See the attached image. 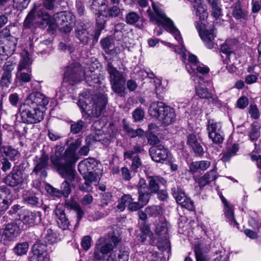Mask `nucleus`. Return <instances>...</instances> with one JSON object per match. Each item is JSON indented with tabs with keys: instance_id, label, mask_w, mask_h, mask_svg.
Masks as SVG:
<instances>
[{
	"instance_id": "4c0bfd02",
	"label": "nucleus",
	"mask_w": 261,
	"mask_h": 261,
	"mask_svg": "<svg viewBox=\"0 0 261 261\" xmlns=\"http://www.w3.org/2000/svg\"><path fill=\"white\" fill-rule=\"evenodd\" d=\"M154 84L155 93L158 96L165 92L168 85L167 80L156 78L154 80Z\"/></svg>"
},
{
	"instance_id": "c03bdc74",
	"label": "nucleus",
	"mask_w": 261,
	"mask_h": 261,
	"mask_svg": "<svg viewBox=\"0 0 261 261\" xmlns=\"http://www.w3.org/2000/svg\"><path fill=\"white\" fill-rule=\"evenodd\" d=\"M234 46L233 40H227L224 44L221 46V50L223 53L229 56L233 53Z\"/></svg>"
},
{
	"instance_id": "bf43d9fd",
	"label": "nucleus",
	"mask_w": 261,
	"mask_h": 261,
	"mask_svg": "<svg viewBox=\"0 0 261 261\" xmlns=\"http://www.w3.org/2000/svg\"><path fill=\"white\" fill-rule=\"evenodd\" d=\"M25 210V208H23L22 207H21L19 205L16 204L14 205L11 207V210L9 211V213L11 215L17 214L18 216H19L20 219Z\"/></svg>"
},
{
	"instance_id": "423d86ee",
	"label": "nucleus",
	"mask_w": 261,
	"mask_h": 261,
	"mask_svg": "<svg viewBox=\"0 0 261 261\" xmlns=\"http://www.w3.org/2000/svg\"><path fill=\"white\" fill-rule=\"evenodd\" d=\"M74 20V18L72 17V15L70 13L66 12H60L54 15L53 20L48 25L53 29L60 27L62 31L67 33L72 30Z\"/></svg>"
},
{
	"instance_id": "a878e982",
	"label": "nucleus",
	"mask_w": 261,
	"mask_h": 261,
	"mask_svg": "<svg viewBox=\"0 0 261 261\" xmlns=\"http://www.w3.org/2000/svg\"><path fill=\"white\" fill-rule=\"evenodd\" d=\"M158 119L165 125H169L174 121L175 114L174 109L165 105L161 114Z\"/></svg>"
},
{
	"instance_id": "338daca9",
	"label": "nucleus",
	"mask_w": 261,
	"mask_h": 261,
	"mask_svg": "<svg viewBox=\"0 0 261 261\" xmlns=\"http://www.w3.org/2000/svg\"><path fill=\"white\" fill-rule=\"evenodd\" d=\"M258 76V73H256L255 74H248L245 76V82L248 85L254 84L256 82Z\"/></svg>"
},
{
	"instance_id": "c756f323",
	"label": "nucleus",
	"mask_w": 261,
	"mask_h": 261,
	"mask_svg": "<svg viewBox=\"0 0 261 261\" xmlns=\"http://www.w3.org/2000/svg\"><path fill=\"white\" fill-rule=\"evenodd\" d=\"M96 163L95 160L91 158L81 161L78 165L79 171L83 175L87 174L89 172H92L96 166Z\"/></svg>"
},
{
	"instance_id": "cd10ccee",
	"label": "nucleus",
	"mask_w": 261,
	"mask_h": 261,
	"mask_svg": "<svg viewBox=\"0 0 261 261\" xmlns=\"http://www.w3.org/2000/svg\"><path fill=\"white\" fill-rule=\"evenodd\" d=\"M166 180L160 176H151L148 177V191L151 193H158L160 185H165Z\"/></svg>"
},
{
	"instance_id": "7c9ffc66",
	"label": "nucleus",
	"mask_w": 261,
	"mask_h": 261,
	"mask_svg": "<svg viewBox=\"0 0 261 261\" xmlns=\"http://www.w3.org/2000/svg\"><path fill=\"white\" fill-rule=\"evenodd\" d=\"M92 31V28H86L83 26L77 28L75 31L76 37L83 44H86L88 43L90 34Z\"/></svg>"
},
{
	"instance_id": "4468645a",
	"label": "nucleus",
	"mask_w": 261,
	"mask_h": 261,
	"mask_svg": "<svg viewBox=\"0 0 261 261\" xmlns=\"http://www.w3.org/2000/svg\"><path fill=\"white\" fill-rule=\"evenodd\" d=\"M151 159L156 162H171L172 156L169 151L161 145L153 146L149 149Z\"/></svg>"
},
{
	"instance_id": "49530a36",
	"label": "nucleus",
	"mask_w": 261,
	"mask_h": 261,
	"mask_svg": "<svg viewBox=\"0 0 261 261\" xmlns=\"http://www.w3.org/2000/svg\"><path fill=\"white\" fill-rule=\"evenodd\" d=\"M172 192L173 197L178 204L180 203V202L186 199L187 196L185 195V193L178 188H173Z\"/></svg>"
},
{
	"instance_id": "ddd939ff",
	"label": "nucleus",
	"mask_w": 261,
	"mask_h": 261,
	"mask_svg": "<svg viewBox=\"0 0 261 261\" xmlns=\"http://www.w3.org/2000/svg\"><path fill=\"white\" fill-rule=\"evenodd\" d=\"M20 221L23 223L22 229L33 226L41 222V213L39 212H31L25 209L18 221Z\"/></svg>"
},
{
	"instance_id": "2f4dec72",
	"label": "nucleus",
	"mask_w": 261,
	"mask_h": 261,
	"mask_svg": "<svg viewBox=\"0 0 261 261\" xmlns=\"http://www.w3.org/2000/svg\"><path fill=\"white\" fill-rule=\"evenodd\" d=\"M129 252L124 249H122L118 253L113 251L109 255L107 261H128Z\"/></svg>"
},
{
	"instance_id": "5fc2aeb1",
	"label": "nucleus",
	"mask_w": 261,
	"mask_h": 261,
	"mask_svg": "<svg viewBox=\"0 0 261 261\" xmlns=\"http://www.w3.org/2000/svg\"><path fill=\"white\" fill-rule=\"evenodd\" d=\"M84 122L80 120L71 124L70 130L73 134H77L80 132L83 127Z\"/></svg>"
},
{
	"instance_id": "5701e85b",
	"label": "nucleus",
	"mask_w": 261,
	"mask_h": 261,
	"mask_svg": "<svg viewBox=\"0 0 261 261\" xmlns=\"http://www.w3.org/2000/svg\"><path fill=\"white\" fill-rule=\"evenodd\" d=\"M47 253L46 246L43 244H35L32 247V255L30 261H45Z\"/></svg>"
},
{
	"instance_id": "ea45409f",
	"label": "nucleus",
	"mask_w": 261,
	"mask_h": 261,
	"mask_svg": "<svg viewBox=\"0 0 261 261\" xmlns=\"http://www.w3.org/2000/svg\"><path fill=\"white\" fill-rule=\"evenodd\" d=\"M239 148L238 144H234L231 147H228L226 152L223 153L222 160L223 162H227L231 157L236 155L239 151Z\"/></svg>"
},
{
	"instance_id": "7ed1b4c3",
	"label": "nucleus",
	"mask_w": 261,
	"mask_h": 261,
	"mask_svg": "<svg viewBox=\"0 0 261 261\" xmlns=\"http://www.w3.org/2000/svg\"><path fill=\"white\" fill-rule=\"evenodd\" d=\"M54 0H45L43 5H35L34 8L29 13L23 22L25 28L34 29L37 27L44 28L50 24L53 20L46 10L53 8Z\"/></svg>"
},
{
	"instance_id": "6e6d98bb",
	"label": "nucleus",
	"mask_w": 261,
	"mask_h": 261,
	"mask_svg": "<svg viewBox=\"0 0 261 261\" xmlns=\"http://www.w3.org/2000/svg\"><path fill=\"white\" fill-rule=\"evenodd\" d=\"M30 0H13V6L18 10H22L25 9Z\"/></svg>"
},
{
	"instance_id": "3c124183",
	"label": "nucleus",
	"mask_w": 261,
	"mask_h": 261,
	"mask_svg": "<svg viewBox=\"0 0 261 261\" xmlns=\"http://www.w3.org/2000/svg\"><path fill=\"white\" fill-rule=\"evenodd\" d=\"M91 9L98 12L103 11L102 7L106 4V0H91Z\"/></svg>"
},
{
	"instance_id": "c85d7f7f",
	"label": "nucleus",
	"mask_w": 261,
	"mask_h": 261,
	"mask_svg": "<svg viewBox=\"0 0 261 261\" xmlns=\"http://www.w3.org/2000/svg\"><path fill=\"white\" fill-rule=\"evenodd\" d=\"M12 202V195L9 190H0V212L6 210Z\"/></svg>"
},
{
	"instance_id": "603ef678",
	"label": "nucleus",
	"mask_w": 261,
	"mask_h": 261,
	"mask_svg": "<svg viewBox=\"0 0 261 261\" xmlns=\"http://www.w3.org/2000/svg\"><path fill=\"white\" fill-rule=\"evenodd\" d=\"M4 153L11 160H15V157L18 154V152L11 146H6L4 147Z\"/></svg>"
},
{
	"instance_id": "69168bd1",
	"label": "nucleus",
	"mask_w": 261,
	"mask_h": 261,
	"mask_svg": "<svg viewBox=\"0 0 261 261\" xmlns=\"http://www.w3.org/2000/svg\"><path fill=\"white\" fill-rule=\"evenodd\" d=\"M47 136L49 139L52 141H55L62 137L61 134L53 129H48Z\"/></svg>"
},
{
	"instance_id": "412c9836",
	"label": "nucleus",
	"mask_w": 261,
	"mask_h": 261,
	"mask_svg": "<svg viewBox=\"0 0 261 261\" xmlns=\"http://www.w3.org/2000/svg\"><path fill=\"white\" fill-rule=\"evenodd\" d=\"M48 156L43 153L40 157L36 156L34 160L35 168L33 171L36 174L40 173V176L46 177L47 173L45 171L48 165Z\"/></svg>"
},
{
	"instance_id": "79ce46f5",
	"label": "nucleus",
	"mask_w": 261,
	"mask_h": 261,
	"mask_svg": "<svg viewBox=\"0 0 261 261\" xmlns=\"http://www.w3.org/2000/svg\"><path fill=\"white\" fill-rule=\"evenodd\" d=\"M198 84L199 85L195 86L196 95L201 98L207 99L213 98V95L208 91V89L201 86L203 83L202 84Z\"/></svg>"
},
{
	"instance_id": "052dcab7",
	"label": "nucleus",
	"mask_w": 261,
	"mask_h": 261,
	"mask_svg": "<svg viewBox=\"0 0 261 261\" xmlns=\"http://www.w3.org/2000/svg\"><path fill=\"white\" fill-rule=\"evenodd\" d=\"M139 15L135 12H130L126 16V21L127 23L133 24L138 21Z\"/></svg>"
},
{
	"instance_id": "1a4fd4ad",
	"label": "nucleus",
	"mask_w": 261,
	"mask_h": 261,
	"mask_svg": "<svg viewBox=\"0 0 261 261\" xmlns=\"http://www.w3.org/2000/svg\"><path fill=\"white\" fill-rule=\"evenodd\" d=\"M20 116L24 123L28 124L36 123L43 119V112L40 109H32L21 106L20 108Z\"/></svg>"
},
{
	"instance_id": "e433bc0d",
	"label": "nucleus",
	"mask_w": 261,
	"mask_h": 261,
	"mask_svg": "<svg viewBox=\"0 0 261 261\" xmlns=\"http://www.w3.org/2000/svg\"><path fill=\"white\" fill-rule=\"evenodd\" d=\"M4 43H5V46L6 48V50L7 56H11L15 50L17 39L13 37H11L9 38L4 39Z\"/></svg>"
},
{
	"instance_id": "c9c22d12",
	"label": "nucleus",
	"mask_w": 261,
	"mask_h": 261,
	"mask_svg": "<svg viewBox=\"0 0 261 261\" xmlns=\"http://www.w3.org/2000/svg\"><path fill=\"white\" fill-rule=\"evenodd\" d=\"M211 165L210 162L208 161H201L192 163L190 165V171L192 173H195L199 169L201 170H206Z\"/></svg>"
},
{
	"instance_id": "473e14b6",
	"label": "nucleus",
	"mask_w": 261,
	"mask_h": 261,
	"mask_svg": "<svg viewBox=\"0 0 261 261\" xmlns=\"http://www.w3.org/2000/svg\"><path fill=\"white\" fill-rule=\"evenodd\" d=\"M187 144L192 147L194 152L199 155H202L203 150L202 146L198 142L197 137L194 134H190L188 136Z\"/></svg>"
},
{
	"instance_id": "680f3d73",
	"label": "nucleus",
	"mask_w": 261,
	"mask_h": 261,
	"mask_svg": "<svg viewBox=\"0 0 261 261\" xmlns=\"http://www.w3.org/2000/svg\"><path fill=\"white\" fill-rule=\"evenodd\" d=\"M249 113L251 117L254 119H257L260 116L259 111L256 105L250 106Z\"/></svg>"
},
{
	"instance_id": "f03ea898",
	"label": "nucleus",
	"mask_w": 261,
	"mask_h": 261,
	"mask_svg": "<svg viewBox=\"0 0 261 261\" xmlns=\"http://www.w3.org/2000/svg\"><path fill=\"white\" fill-rule=\"evenodd\" d=\"M79 98V107L90 117H98L100 116L107 103V98L105 95H92L88 91H83L80 94Z\"/></svg>"
},
{
	"instance_id": "13d9d810",
	"label": "nucleus",
	"mask_w": 261,
	"mask_h": 261,
	"mask_svg": "<svg viewBox=\"0 0 261 261\" xmlns=\"http://www.w3.org/2000/svg\"><path fill=\"white\" fill-rule=\"evenodd\" d=\"M23 200L25 204L32 206H38L39 204L38 198L35 196H27Z\"/></svg>"
},
{
	"instance_id": "37998d69",
	"label": "nucleus",
	"mask_w": 261,
	"mask_h": 261,
	"mask_svg": "<svg viewBox=\"0 0 261 261\" xmlns=\"http://www.w3.org/2000/svg\"><path fill=\"white\" fill-rule=\"evenodd\" d=\"M198 63L196 56L194 55L189 54L187 62L186 63V68L187 71L190 74H192L193 72V68Z\"/></svg>"
},
{
	"instance_id": "0eeeda50",
	"label": "nucleus",
	"mask_w": 261,
	"mask_h": 261,
	"mask_svg": "<svg viewBox=\"0 0 261 261\" xmlns=\"http://www.w3.org/2000/svg\"><path fill=\"white\" fill-rule=\"evenodd\" d=\"M107 71L110 75V81L113 91L118 94L123 92L125 78L123 73L114 67L111 62L108 63Z\"/></svg>"
},
{
	"instance_id": "2eb2a0df",
	"label": "nucleus",
	"mask_w": 261,
	"mask_h": 261,
	"mask_svg": "<svg viewBox=\"0 0 261 261\" xmlns=\"http://www.w3.org/2000/svg\"><path fill=\"white\" fill-rule=\"evenodd\" d=\"M21 227L15 222L8 223L2 232H0V241H13L19 236Z\"/></svg>"
},
{
	"instance_id": "393cba45",
	"label": "nucleus",
	"mask_w": 261,
	"mask_h": 261,
	"mask_svg": "<svg viewBox=\"0 0 261 261\" xmlns=\"http://www.w3.org/2000/svg\"><path fill=\"white\" fill-rule=\"evenodd\" d=\"M100 43L102 49L108 54L111 55H118L121 51V49L119 47L120 43L115 47L113 43V40L110 37H107L101 39Z\"/></svg>"
},
{
	"instance_id": "bb28decb",
	"label": "nucleus",
	"mask_w": 261,
	"mask_h": 261,
	"mask_svg": "<svg viewBox=\"0 0 261 261\" xmlns=\"http://www.w3.org/2000/svg\"><path fill=\"white\" fill-rule=\"evenodd\" d=\"M210 69L207 67L202 64L198 63L193 68V72L191 74V78L195 81V83L202 84V83H204V79L201 76H198L197 73L204 75L208 73Z\"/></svg>"
},
{
	"instance_id": "f8f14e48",
	"label": "nucleus",
	"mask_w": 261,
	"mask_h": 261,
	"mask_svg": "<svg viewBox=\"0 0 261 261\" xmlns=\"http://www.w3.org/2000/svg\"><path fill=\"white\" fill-rule=\"evenodd\" d=\"M143 151V147L136 144L133 147V149L127 150L124 152V159H132L130 169L132 172H136L138 169L141 166L142 162L138 154Z\"/></svg>"
},
{
	"instance_id": "72a5a7b5",
	"label": "nucleus",
	"mask_w": 261,
	"mask_h": 261,
	"mask_svg": "<svg viewBox=\"0 0 261 261\" xmlns=\"http://www.w3.org/2000/svg\"><path fill=\"white\" fill-rule=\"evenodd\" d=\"M166 105L162 102H154L152 103L148 109L149 114L155 118H158L159 115L161 114L164 108Z\"/></svg>"
},
{
	"instance_id": "58836bf2",
	"label": "nucleus",
	"mask_w": 261,
	"mask_h": 261,
	"mask_svg": "<svg viewBox=\"0 0 261 261\" xmlns=\"http://www.w3.org/2000/svg\"><path fill=\"white\" fill-rule=\"evenodd\" d=\"M261 125L258 122H254L250 126L249 136L251 141L256 140L260 136Z\"/></svg>"
},
{
	"instance_id": "864d4df0",
	"label": "nucleus",
	"mask_w": 261,
	"mask_h": 261,
	"mask_svg": "<svg viewBox=\"0 0 261 261\" xmlns=\"http://www.w3.org/2000/svg\"><path fill=\"white\" fill-rule=\"evenodd\" d=\"M169 226V224L166 221L161 222L158 223L155 227V231L159 234L166 233Z\"/></svg>"
},
{
	"instance_id": "20e7f679",
	"label": "nucleus",
	"mask_w": 261,
	"mask_h": 261,
	"mask_svg": "<svg viewBox=\"0 0 261 261\" xmlns=\"http://www.w3.org/2000/svg\"><path fill=\"white\" fill-rule=\"evenodd\" d=\"M152 6L154 13H149L150 20L158 24L162 25L167 32L174 36L175 39L179 43V46L174 47V51L180 54L184 59H186V49L182 44V38L179 30L174 25L173 22L167 18L162 11L157 8L154 3H152Z\"/></svg>"
},
{
	"instance_id": "4d7b16f0",
	"label": "nucleus",
	"mask_w": 261,
	"mask_h": 261,
	"mask_svg": "<svg viewBox=\"0 0 261 261\" xmlns=\"http://www.w3.org/2000/svg\"><path fill=\"white\" fill-rule=\"evenodd\" d=\"M97 24V25L96 26V28L94 31L92 30V31L90 33V36H93L96 41H97L101 34V31L104 28V26L103 24V23L102 22H98Z\"/></svg>"
},
{
	"instance_id": "f3484780",
	"label": "nucleus",
	"mask_w": 261,
	"mask_h": 261,
	"mask_svg": "<svg viewBox=\"0 0 261 261\" xmlns=\"http://www.w3.org/2000/svg\"><path fill=\"white\" fill-rule=\"evenodd\" d=\"M84 178L85 183L80 187V189L89 192L92 191L93 186H96L98 184L101 178V174L89 172L84 175Z\"/></svg>"
},
{
	"instance_id": "de8ad7c7",
	"label": "nucleus",
	"mask_w": 261,
	"mask_h": 261,
	"mask_svg": "<svg viewBox=\"0 0 261 261\" xmlns=\"http://www.w3.org/2000/svg\"><path fill=\"white\" fill-rule=\"evenodd\" d=\"M139 201L143 205H146L149 201L151 193L148 190L138 191Z\"/></svg>"
},
{
	"instance_id": "8fccbe9b",
	"label": "nucleus",
	"mask_w": 261,
	"mask_h": 261,
	"mask_svg": "<svg viewBox=\"0 0 261 261\" xmlns=\"http://www.w3.org/2000/svg\"><path fill=\"white\" fill-rule=\"evenodd\" d=\"M23 70H18L16 74V77L17 80L23 82H29L31 79V71L28 70V72L26 73L22 71Z\"/></svg>"
},
{
	"instance_id": "6ab92c4d",
	"label": "nucleus",
	"mask_w": 261,
	"mask_h": 261,
	"mask_svg": "<svg viewBox=\"0 0 261 261\" xmlns=\"http://www.w3.org/2000/svg\"><path fill=\"white\" fill-rule=\"evenodd\" d=\"M54 213L58 226L63 230L68 229L70 226V222L66 216L65 209L63 205H57Z\"/></svg>"
},
{
	"instance_id": "e2e57ef3",
	"label": "nucleus",
	"mask_w": 261,
	"mask_h": 261,
	"mask_svg": "<svg viewBox=\"0 0 261 261\" xmlns=\"http://www.w3.org/2000/svg\"><path fill=\"white\" fill-rule=\"evenodd\" d=\"M56 234L51 229L47 230V233L45 234V243L47 244H52L56 242Z\"/></svg>"
},
{
	"instance_id": "a211bd4d",
	"label": "nucleus",
	"mask_w": 261,
	"mask_h": 261,
	"mask_svg": "<svg viewBox=\"0 0 261 261\" xmlns=\"http://www.w3.org/2000/svg\"><path fill=\"white\" fill-rule=\"evenodd\" d=\"M27 176L18 167L14 168L11 172L7 176L6 183L10 186L15 187L24 183Z\"/></svg>"
},
{
	"instance_id": "a18cd8bd",
	"label": "nucleus",
	"mask_w": 261,
	"mask_h": 261,
	"mask_svg": "<svg viewBox=\"0 0 261 261\" xmlns=\"http://www.w3.org/2000/svg\"><path fill=\"white\" fill-rule=\"evenodd\" d=\"M29 250V244L27 242L17 244L13 249L14 252L17 255L25 254Z\"/></svg>"
},
{
	"instance_id": "f257e3e1",
	"label": "nucleus",
	"mask_w": 261,
	"mask_h": 261,
	"mask_svg": "<svg viewBox=\"0 0 261 261\" xmlns=\"http://www.w3.org/2000/svg\"><path fill=\"white\" fill-rule=\"evenodd\" d=\"M82 142V139L79 138L69 143L64 154L63 147L57 146L54 155L50 157L51 163L58 167L59 173L70 180L73 179L75 175L74 164L81 156L88 155L89 151V145L83 146L77 151Z\"/></svg>"
},
{
	"instance_id": "aec40b11",
	"label": "nucleus",
	"mask_w": 261,
	"mask_h": 261,
	"mask_svg": "<svg viewBox=\"0 0 261 261\" xmlns=\"http://www.w3.org/2000/svg\"><path fill=\"white\" fill-rule=\"evenodd\" d=\"M220 199L223 204V212L227 221L233 226L238 227L239 224L234 218V208L232 205L230 204L225 198L222 195L220 196Z\"/></svg>"
},
{
	"instance_id": "774afa93",
	"label": "nucleus",
	"mask_w": 261,
	"mask_h": 261,
	"mask_svg": "<svg viewBox=\"0 0 261 261\" xmlns=\"http://www.w3.org/2000/svg\"><path fill=\"white\" fill-rule=\"evenodd\" d=\"M248 98L245 96H242L238 100L237 105L238 108L243 109L248 106Z\"/></svg>"
},
{
	"instance_id": "6e6552de",
	"label": "nucleus",
	"mask_w": 261,
	"mask_h": 261,
	"mask_svg": "<svg viewBox=\"0 0 261 261\" xmlns=\"http://www.w3.org/2000/svg\"><path fill=\"white\" fill-rule=\"evenodd\" d=\"M195 27L198 31L199 35L206 47L212 49L215 47L216 44L215 39L216 37V31L213 25L206 26L202 22H197Z\"/></svg>"
},
{
	"instance_id": "0e129e2a",
	"label": "nucleus",
	"mask_w": 261,
	"mask_h": 261,
	"mask_svg": "<svg viewBox=\"0 0 261 261\" xmlns=\"http://www.w3.org/2000/svg\"><path fill=\"white\" fill-rule=\"evenodd\" d=\"M179 204H180L181 207H185L190 211H192L194 208L193 202L187 197L185 200L180 202Z\"/></svg>"
},
{
	"instance_id": "39448f33",
	"label": "nucleus",
	"mask_w": 261,
	"mask_h": 261,
	"mask_svg": "<svg viewBox=\"0 0 261 261\" xmlns=\"http://www.w3.org/2000/svg\"><path fill=\"white\" fill-rule=\"evenodd\" d=\"M83 80H85L90 86L95 87V84L100 83L96 74L92 71H85L79 63H72L65 68L64 82L73 85Z\"/></svg>"
},
{
	"instance_id": "9b49d317",
	"label": "nucleus",
	"mask_w": 261,
	"mask_h": 261,
	"mask_svg": "<svg viewBox=\"0 0 261 261\" xmlns=\"http://www.w3.org/2000/svg\"><path fill=\"white\" fill-rule=\"evenodd\" d=\"M48 103V99L44 95L40 92H33L28 96L22 106L27 108L40 109V107L44 108Z\"/></svg>"
},
{
	"instance_id": "dca6fc26",
	"label": "nucleus",
	"mask_w": 261,
	"mask_h": 261,
	"mask_svg": "<svg viewBox=\"0 0 261 261\" xmlns=\"http://www.w3.org/2000/svg\"><path fill=\"white\" fill-rule=\"evenodd\" d=\"M114 246L110 239L99 240V243L96 244L94 251V257L96 260H101L104 258L105 255L113 250Z\"/></svg>"
},
{
	"instance_id": "b1692460",
	"label": "nucleus",
	"mask_w": 261,
	"mask_h": 261,
	"mask_svg": "<svg viewBox=\"0 0 261 261\" xmlns=\"http://www.w3.org/2000/svg\"><path fill=\"white\" fill-rule=\"evenodd\" d=\"M45 188L48 193L56 197H61L62 195H64L67 197L71 192L70 184L66 181L62 183L60 190L54 188L50 185H47Z\"/></svg>"
},
{
	"instance_id": "09e8293b",
	"label": "nucleus",
	"mask_w": 261,
	"mask_h": 261,
	"mask_svg": "<svg viewBox=\"0 0 261 261\" xmlns=\"http://www.w3.org/2000/svg\"><path fill=\"white\" fill-rule=\"evenodd\" d=\"M145 211L150 217H156L162 212V208L159 206H150L147 207Z\"/></svg>"
},
{
	"instance_id": "a19ab883",
	"label": "nucleus",
	"mask_w": 261,
	"mask_h": 261,
	"mask_svg": "<svg viewBox=\"0 0 261 261\" xmlns=\"http://www.w3.org/2000/svg\"><path fill=\"white\" fill-rule=\"evenodd\" d=\"M21 57L18 66L17 70H29V66L32 64V62L29 58L28 53L27 51L22 53Z\"/></svg>"
},
{
	"instance_id": "9d476101",
	"label": "nucleus",
	"mask_w": 261,
	"mask_h": 261,
	"mask_svg": "<svg viewBox=\"0 0 261 261\" xmlns=\"http://www.w3.org/2000/svg\"><path fill=\"white\" fill-rule=\"evenodd\" d=\"M206 130L208 138L213 143L221 144L224 140V134L222 130V125L214 119H209L206 124Z\"/></svg>"
},
{
	"instance_id": "4be33fe9",
	"label": "nucleus",
	"mask_w": 261,
	"mask_h": 261,
	"mask_svg": "<svg viewBox=\"0 0 261 261\" xmlns=\"http://www.w3.org/2000/svg\"><path fill=\"white\" fill-rule=\"evenodd\" d=\"M15 64L11 61H7L3 65V74L1 84L3 86L8 87L12 81L11 72L14 68Z\"/></svg>"
},
{
	"instance_id": "f704fd0d",
	"label": "nucleus",
	"mask_w": 261,
	"mask_h": 261,
	"mask_svg": "<svg viewBox=\"0 0 261 261\" xmlns=\"http://www.w3.org/2000/svg\"><path fill=\"white\" fill-rule=\"evenodd\" d=\"M216 178V170L215 169L211 170L199 179L198 183L201 187H204L211 181L215 180Z\"/></svg>"
}]
</instances>
